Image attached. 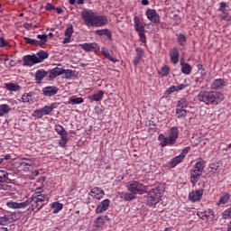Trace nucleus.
Wrapping results in <instances>:
<instances>
[{"label": "nucleus", "mask_w": 231, "mask_h": 231, "mask_svg": "<svg viewBox=\"0 0 231 231\" xmlns=\"http://www.w3.org/2000/svg\"><path fill=\"white\" fill-rule=\"evenodd\" d=\"M10 106L6 104L0 105V116H5V115H8L10 113Z\"/></svg>", "instance_id": "nucleus-37"}, {"label": "nucleus", "mask_w": 231, "mask_h": 231, "mask_svg": "<svg viewBox=\"0 0 231 231\" xmlns=\"http://www.w3.org/2000/svg\"><path fill=\"white\" fill-rule=\"evenodd\" d=\"M0 48H10V43L3 37H0Z\"/></svg>", "instance_id": "nucleus-50"}, {"label": "nucleus", "mask_w": 231, "mask_h": 231, "mask_svg": "<svg viewBox=\"0 0 231 231\" xmlns=\"http://www.w3.org/2000/svg\"><path fill=\"white\" fill-rule=\"evenodd\" d=\"M202 173H198L196 171L190 172V182L192 185H196L198 181H199V178H201Z\"/></svg>", "instance_id": "nucleus-34"}, {"label": "nucleus", "mask_w": 231, "mask_h": 231, "mask_svg": "<svg viewBox=\"0 0 231 231\" xmlns=\"http://www.w3.org/2000/svg\"><path fill=\"white\" fill-rule=\"evenodd\" d=\"M141 3L143 6H147L149 5V0H142Z\"/></svg>", "instance_id": "nucleus-64"}, {"label": "nucleus", "mask_w": 231, "mask_h": 231, "mask_svg": "<svg viewBox=\"0 0 231 231\" xmlns=\"http://www.w3.org/2000/svg\"><path fill=\"white\" fill-rule=\"evenodd\" d=\"M197 216H199V217H200V219H207V216L205 215V211L198 212Z\"/></svg>", "instance_id": "nucleus-59"}, {"label": "nucleus", "mask_w": 231, "mask_h": 231, "mask_svg": "<svg viewBox=\"0 0 231 231\" xmlns=\"http://www.w3.org/2000/svg\"><path fill=\"white\" fill-rule=\"evenodd\" d=\"M141 61H142V57L135 55L133 60L134 65L138 66V64H140Z\"/></svg>", "instance_id": "nucleus-55"}, {"label": "nucleus", "mask_w": 231, "mask_h": 231, "mask_svg": "<svg viewBox=\"0 0 231 231\" xmlns=\"http://www.w3.org/2000/svg\"><path fill=\"white\" fill-rule=\"evenodd\" d=\"M106 59H108V60H110L111 62H114V63L118 62V59L113 57L111 54H110V56H109L108 58H106Z\"/></svg>", "instance_id": "nucleus-60"}, {"label": "nucleus", "mask_w": 231, "mask_h": 231, "mask_svg": "<svg viewBox=\"0 0 231 231\" xmlns=\"http://www.w3.org/2000/svg\"><path fill=\"white\" fill-rule=\"evenodd\" d=\"M34 55L37 59L38 64H41V62H44V60H46V59H48V57H49L48 52H46L44 51H40Z\"/></svg>", "instance_id": "nucleus-28"}, {"label": "nucleus", "mask_w": 231, "mask_h": 231, "mask_svg": "<svg viewBox=\"0 0 231 231\" xmlns=\"http://www.w3.org/2000/svg\"><path fill=\"white\" fill-rule=\"evenodd\" d=\"M110 205L111 200H109V199L102 200L96 208V214H102V212H106V210H108Z\"/></svg>", "instance_id": "nucleus-14"}, {"label": "nucleus", "mask_w": 231, "mask_h": 231, "mask_svg": "<svg viewBox=\"0 0 231 231\" xmlns=\"http://www.w3.org/2000/svg\"><path fill=\"white\" fill-rule=\"evenodd\" d=\"M24 41L26 44H32V46H41L39 43V40L25 37Z\"/></svg>", "instance_id": "nucleus-44"}, {"label": "nucleus", "mask_w": 231, "mask_h": 231, "mask_svg": "<svg viewBox=\"0 0 231 231\" xmlns=\"http://www.w3.org/2000/svg\"><path fill=\"white\" fill-rule=\"evenodd\" d=\"M197 100L205 106H218L225 100V95L219 91L201 90L197 95Z\"/></svg>", "instance_id": "nucleus-2"}, {"label": "nucleus", "mask_w": 231, "mask_h": 231, "mask_svg": "<svg viewBox=\"0 0 231 231\" xmlns=\"http://www.w3.org/2000/svg\"><path fill=\"white\" fill-rule=\"evenodd\" d=\"M176 107L177 109H185L186 107H189V101L187 98L182 97L177 102Z\"/></svg>", "instance_id": "nucleus-31"}, {"label": "nucleus", "mask_w": 231, "mask_h": 231, "mask_svg": "<svg viewBox=\"0 0 231 231\" xmlns=\"http://www.w3.org/2000/svg\"><path fill=\"white\" fill-rule=\"evenodd\" d=\"M5 181H8V171H0V182L5 183Z\"/></svg>", "instance_id": "nucleus-46"}, {"label": "nucleus", "mask_w": 231, "mask_h": 231, "mask_svg": "<svg viewBox=\"0 0 231 231\" xmlns=\"http://www.w3.org/2000/svg\"><path fill=\"white\" fill-rule=\"evenodd\" d=\"M204 192H205L204 189H197V190L189 192V201H192L193 203L201 201V199H203Z\"/></svg>", "instance_id": "nucleus-10"}, {"label": "nucleus", "mask_w": 231, "mask_h": 231, "mask_svg": "<svg viewBox=\"0 0 231 231\" xmlns=\"http://www.w3.org/2000/svg\"><path fill=\"white\" fill-rule=\"evenodd\" d=\"M97 225H104V217H98L96 220Z\"/></svg>", "instance_id": "nucleus-58"}, {"label": "nucleus", "mask_w": 231, "mask_h": 231, "mask_svg": "<svg viewBox=\"0 0 231 231\" xmlns=\"http://www.w3.org/2000/svg\"><path fill=\"white\" fill-rule=\"evenodd\" d=\"M23 60V66H29L30 68H32V66H35V64H39V61H37V56H35V54L25 55Z\"/></svg>", "instance_id": "nucleus-15"}, {"label": "nucleus", "mask_w": 231, "mask_h": 231, "mask_svg": "<svg viewBox=\"0 0 231 231\" xmlns=\"http://www.w3.org/2000/svg\"><path fill=\"white\" fill-rule=\"evenodd\" d=\"M228 201H230V194L224 193V194L220 195V198H219L218 201L217 202V206L221 207V205H226V203H228Z\"/></svg>", "instance_id": "nucleus-26"}, {"label": "nucleus", "mask_w": 231, "mask_h": 231, "mask_svg": "<svg viewBox=\"0 0 231 231\" xmlns=\"http://www.w3.org/2000/svg\"><path fill=\"white\" fill-rule=\"evenodd\" d=\"M54 130L61 137V139L60 140V145H66V143H68V132L66 131V129H64V126L60 125H56L54 126Z\"/></svg>", "instance_id": "nucleus-9"}, {"label": "nucleus", "mask_w": 231, "mask_h": 231, "mask_svg": "<svg viewBox=\"0 0 231 231\" xmlns=\"http://www.w3.org/2000/svg\"><path fill=\"white\" fill-rule=\"evenodd\" d=\"M32 175L35 178L37 176H39V171L35 170L32 172Z\"/></svg>", "instance_id": "nucleus-63"}, {"label": "nucleus", "mask_w": 231, "mask_h": 231, "mask_svg": "<svg viewBox=\"0 0 231 231\" xmlns=\"http://www.w3.org/2000/svg\"><path fill=\"white\" fill-rule=\"evenodd\" d=\"M218 17H220V21H227L228 22L231 19L230 14H228V12H226V11L221 12V14L218 15Z\"/></svg>", "instance_id": "nucleus-45"}, {"label": "nucleus", "mask_w": 231, "mask_h": 231, "mask_svg": "<svg viewBox=\"0 0 231 231\" xmlns=\"http://www.w3.org/2000/svg\"><path fill=\"white\" fill-rule=\"evenodd\" d=\"M5 160H12V155L7 154V155H5L4 157H1L0 158V165H1V163H3V162H5Z\"/></svg>", "instance_id": "nucleus-57"}, {"label": "nucleus", "mask_w": 231, "mask_h": 231, "mask_svg": "<svg viewBox=\"0 0 231 231\" xmlns=\"http://www.w3.org/2000/svg\"><path fill=\"white\" fill-rule=\"evenodd\" d=\"M75 73H77L75 70L56 67L49 71V79L53 80V79H57V77L63 74H65V79H71V77H75Z\"/></svg>", "instance_id": "nucleus-7"}, {"label": "nucleus", "mask_w": 231, "mask_h": 231, "mask_svg": "<svg viewBox=\"0 0 231 231\" xmlns=\"http://www.w3.org/2000/svg\"><path fill=\"white\" fill-rule=\"evenodd\" d=\"M35 165H37V159L35 158H24L20 161V167L27 169V171H30V167H35Z\"/></svg>", "instance_id": "nucleus-12"}, {"label": "nucleus", "mask_w": 231, "mask_h": 231, "mask_svg": "<svg viewBox=\"0 0 231 231\" xmlns=\"http://www.w3.org/2000/svg\"><path fill=\"white\" fill-rule=\"evenodd\" d=\"M79 46L87 52L93 51L94 53H97V51H100V46H98L97 42L82 43L79 44Z\"/></svg>", "instance_id": "nucleus-11"}, {"label": "nucleus", "mask_w": 231, "mask_h": 231, "mask_svg": "<svg viewBox=\"0 0 231 231\" xmlns=\"http://www.w3.org/2000/svg\"><path fill=\"white\" fill-rule=\"evenodd\" d=\"M225 88V79H214L211 83L210 88L217 91V89H223Z\"/></svg>", "instance_id": "nucleus-21"}, {"label": "nucleus", "mask_w": 231, "mask_h": 231, "mask_svg": "<svg viewBox=\"0 0 231 231\" xmlns=\"http://www.w3.org/2000/svg\"><path fill=\"white\" fill-rule=\"evenodd\" d=\"M137 33H138V35L140 37L141 42L145 44L147 42V37L145 36V32H139Z\"/></svg>", "instance_id": "nucleus-52"}, {"label": "nucleus", "mask_w": 231, "mask_h": 231, "mask_svg": "<svg viewBox=\"0 0 231 231\" xmlns=\"http://www.w3.org/2000/svg\"><path fill=\"white\" fill-rule=\"evenodd\" d=\"M190 150V147H186L184 148L180 154H179L178 156L174 157L170 162V167L171 169H174V167H176L177 165H179V163H181V162H183V160H185V157L187 156V154L189 153V151Z\"/></svg>", "instance_id": "nucleus-8"}, {"label": "nucleus", "mask_w": 231, "mask_h": 231, "mask_svg": "<svg viewBox=\"0 0 231 231\" xmlns=\"http://www.w3.org/2000/svg\"><path fill=\"white\" fill-rule=\"evenodd\" d=\"M226 2L220 3V6L218 8V12H226Z\"/></svg>", "instance_id": "nucleus-54"}, {"label": "nucleus", "mask_w": 231, "mask_h": 231, "mask_svg": "<svg viewBox=\"0 0 231 231\" xmlns=\"http://www.w3.org/2000/svg\"><path fill=\"white\" fill-rule=\"evenodd\" d=\"M204 214L207 217V219H214V210L211 208H208L207 210L204 211Z\"/></svg>", "instance_id": "nucleus-47"}, {"label": "nucleus", "mask_w": 231, "mask_h": 231, "mask_svg": "<svg viewBox=\"0 0 231 231\" xmlns=\"http://www.w3.org/2000/svg\"><path fill=\"white\" fill-rule=\"evenodd\" d=\"M81 17L86 26L102 28L107 24V16L97 15L93 10L85 9L81 12Z\"/></svg>", "instance_id": "nucleus-3"}, {"label": "nucleus", "mask_w": 231, "mask_h": 231, "mask_svg": "<svg viewBox=\"0 0 231 231\" xmlns=\"http://www.w3.org/2000/svg\"><path fill=\"white\" fill-rule=\"evenodd\" d=\"M176 91H180L178 86H171L166 90L167 95H172V93H176Z\"/></svg>", "instance_id": "nucleus-48"}, {"label": "nucleus", "mask_w": 231, "mask_h": 231, "mask_svg": "<svg viewBox=\"0 0 231 231\" xmlns=\"http://www.w3.org/2000/svg\"><path fill=\"white\" fill-rule=\"evenodd\" d=\"M180 66H181L180 71L184 75H190V73H192V66H190V64L181 61Z\"/></svg>", "instance_id": "nucleus-27"}, {"label": "nucleus", "mask_w": 231, "mask_h": 231, "mask_svg": "<svg viewBox=\"0 0 231 231\" xmlns=\"http://www.w3.org/2000/svg\"><path fill=\"white\" fill-rule=\"evenodd\" d=\"M125 187L129 192L134 193V195L136 194H145L147 192V186L142 184L138 180H130L126 182Z\"/></svg>", "instance_id": "nucleus-6"}, {"label": "nucleus", "mask_w": 231, "mask_h": 231, "mask_svg": "<svg viewBox=\"0 0 231 231\" xmlns=\"http://www.w3.org/2000/svg\"><path fill=\"white\" fill-rule=\"evenodd\" d=\"M205 169V166L203 165V162H198L194 165L193 169L191 171L197 172L199 174H203V170Z\"/></svg>", "instance_id": "nucleus-32"}, {"label": "nucleus", "mask_w": 231, "mask_h": 231, "mask_svg": "<svg viewBox=\"0 0 231 231\" xmlns=\"http://www.w3.org/2000/svg\"><path fill=\"white\" fill-rule=\"evenodd\" d=\"M21 100L23 104L32 106V104H34L35 102V96L33 95V92H27L22 96Z\"/></svg>", "instance_id": "nucleus-17"}, {"label": "nucleus", "mask_w": 231, "mask_h": 231, "mask_svg": "<svg viewBox=\"0 0 231 231\" xmlns=\"http://www.w3.org/2000/svg\"><path fill=\"white\" fill-rule=\"evenodd\" d=\"M48 72H46L44 69H38L35 72V80H36V84H41V82H42V80L44 79L45 77H47Z\"/></svg>", "instance_id": "nucleus-24"}, {"label": "nucleus", "mask_w": 231, "mask_h": 231, "mask_svg": "<svg viewBox=\"0 0 231 231\" xmlns=\"http://www.w3.org/2000/svg\"><path fill=\"white\" fill-rule=\"evenodd\" d=\"M163 192L164 190L160 187L152 189L148 193L147 205H149V207H153V205H158V203L162 201V198L163 197Z\"/></svg>", "instance_id": "nucleus-5"}, {"label": "nucleus", "mask_w": 231, "mask_h": 231, "mask_svg": "<svg viewBox=\"0 0 231 231\" xmlns=\"http://www.w3.org/2000/svg\"><path fill=\"white\" fill-rule=\"evenodd\" d=\"M48 201V195L42 193V188H38L31 198L23 202H7L8 208H26L28 205H31L32 212H39L42 207L46 205Z\"/></svg>", "instance_id": "nucleus-1"}, {"label": "nucleus", "mask_w": 231, "mask_h": 231, "mask_svg": "<svg viewBox=\"0 0 231 231\" xmlns=\"http://www.w3.org/2000/svg\"><path fill=\"white\" fill-rule=\"evenodd\" d=\"M171 73V68L169 66L165 65L161 69V71L159 72V75H162V77H168Z\"/></svg>", "instance_id": "nucleus-40"}, {"label": "nucleus", "mask_w": 231, "mask_h": 231, "mask_svg": "<svg viewBox=\"0 0 231 231\" xmlns=\"http://www.w3.org/2000/svg\"><path fill=\"white\" fill-rule=\"evenodd\" d=\"M102 55L107 59L111 54L109 53V50L106 47L101 48Z\"/></svg>", "instance_id": "nucleus-53"}, {"label": "nucleus", "mask_w": 231, "mask_h": 231, "mask_svg": "<svg viewBox=\"0 0 231 231\" xmlns=\"http://www.w3.org/2000/svg\"><path fill=\"white\" fill-rule=\"evenodd\" d=\"M178 136H180V130L176 126H172L168 132V136L161 134L158 136V140L161 145H174L176 143V140H178Z\"/></svg>", "instance_id": "nucleus-4"}, {"label": "nucleus", "mask_w": 231, "mask_h": 231, "mask_svg": "<svg viewBox=\"0 0 231 231\" xmlns=\"http://www.w3.org/2000/svg\"><path fill=\"white\" fill-rule=\"evenodd\" d=\"M95 33L99 37L106 35L109 39V41L113 39V33L111 32V31H109V29L96 30Z\"/></svg>", "instance_id": "nucleus-25"}, {"label": "nucleus", "mask_w": 231, "mask_h": 231, "mask_svg": "<svg viewBox=\"0 0 231 231\" xmlns=\"http://www.w3.org/2000/svg\"><path fill=\"white\" fill-rule=\"evenodd\" d=\"M44 97H55L59 93V88L56 86H48L42 88Z\"/></svg>", "instance_id": "nucleus-16"}, {"label": "nucleus", "mask_w": 231, "mask_h": 231, "mask_svg": "<svg viewBox=\"0 0 231 231\" xmlns=\"http://www.w3.org/2000/svg\"><path fill=\"white\" fill-rule=\"evenodd\" d=\"M71 35H73V25L69 24L67 26L64 36L65 38L63 39V44H68L71 42Z\"/></svg>", "instance_id": "nucleus-18"}, {"label": "nucleus", "mask_w": 231, "mask_h": 231, "mask_svg": "<svg viewBox=\"0 0 231 231\" xmlns=\"http://www.w3.org/2000/svg\"><path fill=\"white\" fill-rule=\"evenodd\" d=\"M51 208H53V211H52L53 214H59V212L62 210L64 206L59 202H53L51 205Z\"/></svg>", "instance_id": "nucleus-38"}, {"label": "nucleus", "mask_w": 231, "mask_h": 231, "mask_svg": "<svg viewBox=\"0 0 231 231\" xmlns=\"http://www.w3.org/2000/svg\"><path fill=\"white\" fill-rule=\"evenodd\" d=\"M177 87L179 88L180 91H183V89H185V88H187V85L180 84V85H177Z\"/></svg>", "instance_id": "nucleus-61"}, {"label": "nucleus", "mask_w": 231, "mask_h": 231, "mask_svg": "<svg viewBox=\"0 0 231 231\" xmlns=\"http://www.w3.org/2000/svg\"><path fill=\"white\" fill-rule=\"evenodd\" d=\"M176 115L178 118H185L187 116V110L184 108H176Z\"/></svg>", "instance_id": "nucleus-42"}, {"label": "nucleus", "mask_w": 231, "mask_h": 231, "mask_svg": "<svg viewBox=\"0 0 231 231\" xmlns=\"http://www.w3.org/2000/svg\"><path fill=\"white\" fill-rule=\"evenodd\" d=\"M32 116H34L35 118H38V119L42 118V116H44L42 109L40 108V109L34 110V113H33Z\"/></svg>", "instance_id": "nucleus-49"}, {"label": "nucleus", "mask_w": 231, "mask_h": 231, "mask_svg": "<svg viewBox=\"0 0 231 231\" xmlns=\"http://www.w3.org/2000/svg\"><path fill=\"white\" fill-rule=\"evenodd\" d=\"M135 53H136L137 57H141L143 59V55L145 53V50H143V48H142V47H138L135 49Z\"/></svg>", "instance_id": "nucleus-51"}, {"label": "nucleus", "mask_w": 231, "mask_h": 231, "mask_svg": "<svg viewBox=\"0 0 231 231\" xmlns=\"http://www.w3.org/2000/svg\"><path fill=\"white\" fill-rule=\"evenodd\" d=\"M45 10H46L47 12H50V11H51V10H55V5H53L50 4V3H48V4L45 5Z\"/></svg>", "instance_id": "nucleus-56"}, {"label": "nucleus", "mask_w": 231, "mask_h": 231, "mask_svg": "<svg viewBox=\"0 0 231 231\" xmlns=\"http://www.w3.org/2000/svg\"><path fill=\"white\" fill-rule=\"evenodd\" d=\"M92 198H95L96 199H102L104 198V189L101 188H94L90 191Z\"/></svg>", "instance_id": "nucleus-22"}, {"label": "nucleus", "mask_w": 231, "mask_h": 231, "mask_svg": "<svg viewBox=\"0 0 231 231\" xmlns=\"http://www.w3.org/2000/svg\"><path fill=\"white\" fill-rule=\"evenodd\" d=\"M5 88L7 89V91H19L21 89V86L19 84L15 83H5Z\"/></svg>", "instance_id": "nucleus-29"}, {"label": "nucleus", "mask_w": 231, "mask_h": 231, "mask_svg": "<svg viewBox=\"0 0 231 231\" xmlns=\"http://www.w3.org/2000/svg\"><path fill=\"white\" fill-rule=\"evenodd\" d=\"M88 100H90L91 103L93 102H100L104 98V91L98 90L96 94L92 96H88Z\"/></svg>", "instance_id": "nucleus-23"}, {"label": "nucleus", "mask_w": 231, "mask_h": 231, "mask_svg": "<svg viewBox=\"0 0 231 231\" xmlns=\"http://www.w3.org/2000/svg\"><path fill=\"white\" fill-rule=\"evenodd\" d=\"M221 167H223V162L221 161H215L209 164L210 172H214V171H217Z\"/></svg>", "instance_id": "nucleus-35"}, {"label": "nucleus", "mask_w": 231, "mask_h": 231, "mask_svg": "<svg viewBox=\"0 0 231 231\" xmlns=\"http://www.w3.org/2000/svg\"><path fill=\"white\" fill-rule=\"evenodd\" d=\"M121 198L125 199V201H133V199H136V195L133 192H123L121 193Z\"/></svg>", "instance_id": "nucleus-30"}, {"label": "nucleus", "mask_w": 231, "mask_h": 231, "mask_svg": "<svg viewBox=\"0 0 231 231\" xmlns=\"http://www.w3.org/2000/svg\"><path fill=\"white\" fill-rule=\"evenodd\" d=\"M42 111L44 116L46 115H51V112L53 111V105L43 106L42 108Z\"/></svg>", "instance_id": "nucleus-43"}, {"label": "nucleus", "mask_w": 231, "mask_h": 231, "mask_svg": "<svg viewBox=\"0 0 231 231\" xmlns=\"http://www.w3.org/2000/svg\"><path fill=\"white\" fill-rule=\"evenodd\" d=\"M10 223H12V217L10 216L0 217V225L5 226V225H10Z\"/></svg>", "instance_id": "nucleus-39"}, {"label": "nucleus", "mask_w": 231, "mask_h": 231, "mask_svg": "<svg viewBox=\"0 0 231 231\" xmlns=\"http://www.w3.org/2000/svg\"><path fill=\"white\" fill-rule=\"evenodd\" d=\"M177 37V42L179 46H185V43L187 42V36L182 33L176 34Z\"/></svg>", "instance_id": "nucleus-36"}, {"label": "nucleus", "mask_w": 231, "mask_h": 231, "mask_svg": "<svg viewBox=\"0 0 231 231\" xmlns=\"http://www.w3.org/2000/svg\"><path fill=\"white\" fill-rule=\"evenodd\" d=\"M37 39H40L38 41L40 46H42V44H45L48 42V35L46 34H38Z\"/></svg>", "instance_id": "nucleus-41"}, {"label": "nucleus", "mask_w": 231, "mask_h": 231, "mask_svg": "<svg viewBox=\"0 0 231 231\" xmlns=\"http://www.w3.org/2000/svg\"><path fill=\"white\" fill-rule=\"evenodd\" d=\"M134 26L135 32L138 33L139 32H145V25L140 20V17L134 16Z\"/></svg>", "instance_id": "nucleus-19"}, {"label": "nucleus", "mask_w": 231, "mask_h": 231, "mask_svg": "<svg viewBox=\"0 0 231 231\" xmlns=\"http://www.w3.org/2000/svg\"><path fill=\"white\" fill-rule=\"evenodd\" d=\"M170 59L172 64L180 62V51L178 48H173L170 51Z\"/></svg>", "instance_id": "nucleus-20"}, {"label": "nucleus", "mask_w": 231, "mask_h": 231, "mask_svg": "<svg viewBox=\"0 0 231 231\" xmlns=\"http://www.w3.org/2000/svg\"><path fill=\"white\" fill-rule=\"evenodd\" d=\"M68 104H70L71 106H77L79 104H84V98L83 97H77L73 96L69 98Z\"/></svg>", "instance_id": "nucleus-33"}, {"label": "nucleus", "mask_w": 231, "mask_h": 231, "mask_svg": "<svg viewBox=\"0 0 231 231\" xmlns=\"http://www.w3.org/2000/svg\"><path fill=\"white\" fill-rule=\"evenodd\" d=\"M146 17L148 21H151V23H153L154 24H158L160 23V14H158L154 9H148L146 11Z\"/></svg>", "instance_id": "nucleus-13"}, {"label": "nucleus", "mask_w": 231, "mask_h": 231, "mask_svg": "<svg viewBox=\"0 0 231 231\" xmlns=\"http://www.w3.org/2000/svg\"><path fill=\"white\" fill-rule=\"evenodd\" d=\"M54 10L57 12V14H60L64 12V10L61 9V7H54Z\"/></svg>", "instance_id": "nucleus-62"}]
</instances>
